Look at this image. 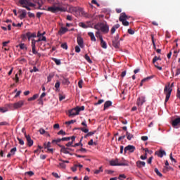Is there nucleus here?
<instances>
[{
    "label": "nucleus",
    "instance_id": "f257e3e1",
    "mask_svg": "<svg viewBox=\"0 0 180 180\" xmlns=\"http://www.w3.org/2000/svg\"><path fill=\"white\" fill-rule=\"evenodd\" d=\"M96 30H101L102 33H109V25L106 22H98L94 25Z\"/></svg>",
    "mask_w": 180,
    "mask_h": 180
},
{
    "label": "nucleus",
    "instance_id": "f03ea898",
    "mask_svg": "<svg viewBox=\"0 0 180 180\" xmlns=\"http://www.w3.org/2000/svg\"><path fill=\"white\" fill-rule=\"evenodd\" d=\"M19 4L22 5V8H25L27 11H32V8H32L36 6V4L29 1V0H19Z\"/></svg>",
    "mask_w": 180,
    "mask_h": 180
},
{
    "label": "nucleus",
    "instance_id": "7ed1b4c3",
    "mask_svg": "<svg viewBox=\"0 0 180 180\" xmlns=\"http://www.w3.org/2000/svg\"><path fill=\"white\" fill-rule=\"evenodd\" d=\"M110 165H111L112 167H129V163L126 162L119 163V160L115 159V160L110 161Z\"/></svg>",
    "mask_w": 180,
    "mask_h": 180
},
{
    "label": "nucleus",
    "instance_id": "20e7f679",
    "mask_svg": "<svg viewBox=\"0 0 180 180\" xmlns=\"http://www.w3.org/2000/svg\"><path fill=\"white\" fill-rule=\"evenodd\" d=\"M172 92V89L169 87V86H165L164 89V94H166V98L165 101V105L169 101V98H171V93Z\"/></svg>",
    "mask_w": 180,
    "mask_h": 180
},
{
    "label": "nucleus",
    "instance_id": "39448f33",
    "mask_svg": "<svg viewBox=\"0 0 180 180\" xmlns=\"http://www.w3.org/2000/svg\"><path fill=\"white\" fill-rule=\"evenodd\" d=\"M75 16L77 18L78 16H83L84 18H90L91 15L86 13L83 8H77Z\"/></svg>",
    "mask_w": 180,
    "mask_h": 180
},
{
    "label": "nucleus",
    "instance_id": "423d86ee",
    "mask_svg": "<svg viewBox=\"0 0 180 180\" xmlns=\"http://www.w3.org/2000/svg\"><path fill=\"white\" fill-rule=\"evenodd\" d=\"M120 40L123 39H122V38L119 39V34H117L112 40V46L115 49H119V47H120Z\"/></svg>",
    "mask_w": 180,
    "mask_h": 180
},
{
    "label": "nucleus",
    "instance_id": "0eeeda50",
    "mask_svg": "<svg viewBox=\"0 0 180 180\" xmlns=\"http://www.w3.org/2000/svg\"><path fill=\"white\" fill-rule=\"evenodd\" d=\"M48 12H51L52 13H57V12H64V9L61 7L50 6L47 8Z\"/></svg>",
    "mask_w": 180,
    "mask_h": 180
},
{
    "label": "nucleus",
    "instance_id": "6e6552de",
    "mask_svg": "<svg viewBox=\"0 0 180 180\" xmlns=\"http://www.w3.org/2000/svg\"><path fill=\"white\" fill-rule=\"evenodd\" d=\"M129 151V153H134L136 151V147L133 145H128L124 149V153L126 154Z\"/></svg>",
    "mask_w": 180,
    "mask_h": 180
},
{
    "label": "nucleus",
    "instance_id": "1a4fd4ad",
    "mask_svg": "<svg viewBox=\"0 0 180 180\" xmlns=\"http://www.w3.org/2000/svg\"><path fill=\"white\" fill-rule=\"evenodd\" d=\"M58 147H60L61 148L60 152L64 153V154H70V151H68V150H70V151L72 150V148H65V146H64L63 145H58Z\"/></svg>",
    "mask_w": 180,
    "mask_h": 180
},
{
    "label": "nucleus",
    "instance_id": "9d476101",
    "mask_svg": "<svg viewBox=\"0 0 180 180\" xmlns=\"http://www.w3.org/2000/svg\"><path fill=\"white\" fill-rule=\"evenodd\" d=\"M23 105H25V101H20L15 103L13 105V106L15 109H19V108H22V106H23Z\"/></svg>",
    "mask_w": 180,
    "mask_h": 180
},
{
    "label": "nucleus",
    "instance_id": "9b49d317",
    "mask_svg": "<svg viewBox=\"0 0 180 180\" xmlns=\"http://www.w3.org/2000/svg\"><path fill=\"white\" fill-rule=\"evenodd\" d=\"M25 137L27 140V146L29 147H32V146H33V140H32V138H30V136L25 133Z\"/></svg>",
    "mask_w": 180,
    "mask_h": 180
},
{
    "label": "nucleus",
    "instance_id": "f8f14e48",
    "mask_svg": "<svg viewBox=\"0 0 180 180\" xmlns=\"http://www.w3.org/2000/svg\"><path fill=\"white\" fill-rule=\"evenodd\" d=\"M146 102V98L144 96H141L138 98L136 104L138 106H143V104Z\"/></svg>",
    "mask_w": 180,
    "mask_h": 180
},
{
    "label": "nucleus",
    "instance_id": "ddd939ff",
    "mask_svg": "<svg viewBox=\"0 0 180 180\" xmlns=\"http://www.w3.org/2000/svg\"><path fill=\"white\" fill-rule=\"evenodd\" d=\"M77 115H79V110H78L77 108L69 111V116H77Z\"/></svg>",
    "mask_w": 180,
    "mask_h": 180
},
{
    "label": "nucleus",
    "instance_id": "4468645a",
    "mask_svg": "<svg viewBox=\"0 0 180 180\" xmlns=\"http://www.w3.org/2000/svg\"><path fill=\"white\" fill-rule=\"evenodd\" d=\"M77 41L78 46H79L81 49H84V39H82V37H77Z\"/></svg>",
    "mask_w": 180,
    "mask_h": 180
},
{
    "label": "nucleus",
    "instance_id": "2eb2a0df",
    "mask_svg": "<svg viewBox=\"0 0 180 180\" xmlns=\"http://www.w3.org/2000/svg\"><path fill=\"white\" fill-rule=\"evenodd\" d=\"M127 19H129V17L127 16V15H126V13H122L120 14V16L119 18L120 22H124V20H127Z\"/></svg>",
    "mask_w": 180,
    "mask_h": 180
},
{
    "label": "nucleus",
    "instance_id": "dca6fc26",
    "mask_svg": "<svg viewBox=\"0 0 180 180\" xmlns=\"http://www.w3.org/2000/svg\"><path fill=\"white\" fill-rule=\"evenodd\" d=\"M68 32V28L65 27H61L58 31L59 34H65Z\"/></svg>",
    "mask_w": 180,
    "mask_h": 180
},
{
    "label": "nucleus",
    "instance_id": "f3484780",
    "mask_svg": "<svg viewBox=\"0 0 180 180\" xmlns=\"http://www.w3.org/2000/svg\"><path fill=\"white\" fill-rule=\"evenodd\" d=\"M26 37H27L28 40H30V39L33 38V37H36V32H28L25 34Z\"/></svg>",
    "mask_w": 180,
    "mask_h": 180
},
{
    "label": "nucleus",
    "instance_id": "a211bd4d",
    "mask_svg": "<svg viewBox=\"0 0 180 180\" xmlns=\"http://www.w3.org/2000/svg\"><path fill=\"white\" fill-rule=\"evenodd\" d=\"M172 124L173 127H176V126H178V124H180V117L173 120L172 122Z\"/></svg>",
    "mask_w": 180,
    "mask_h": 180
},
{
    "label": "nucleus",
    "instance_id": "6ab92c4d",
    "mask_svg": "<svg viewBox=\"0 0 180 180\" xmlns=\"http://www.w3.org/2000/svg\"><path fill=\"white\" fill-rule=\"evenodd\" d=\"M32 51L33 54H35L37 56V57H39V58H40V57H41V53L37 52V51H36V46H32Z\"/></svg>",
    "mask_w": 180,
    "mask_h": 180
},
{
    "label": "nucleus",
    "instance_id": "aec40b11",
    "mask_svg": "<svg viewBox=\"0 0 180 180\" xmlns=\"http://www.w3.org/2000/svg\"><path fill=\"white\" fill-rule=\"evenodd\" d=\"M136 167H138V168H142V167H146V162H143L140 160L137 161Z\"/></svg>",
    "mask_w": 180,
    "mask_h": 180
},
{
    "label": "nucleus",
    "instance_id": "412c9836",
    "mask_svg": "<svg viewBox=\"0 0 180 180\" xmlns=\"http://www.w3.org/2000/svg\"><path fill=\"white\" fill-rule=\"evenodd\" d=\"M112 105V101H108L104 103V108L103 110H106L108 108H110V105Z\"/></svg>",
    "mask_w": 180,
    "mask_h": 180
},
{
    "label": "nucleus",
    "instance_id": "4be33fe9",
    "mask_svg": "<svg viewBox=\"0 0 180 180\" xmlns=\"http://www.w3.org/2000/svg\"><path fill=\"white\" fill-rule=\"evenodd\" d=\"M77 9H78V8L77 7H74V6H70L69 8V12L70 13H72L73 15H75L76 12H77Z\"/></svg>",
    "mask_w": 180,
    "mask_h": 180
},
{
    "label": "nucleus",
    "instance_id": "5701e85b",
    "mask_svg": "<svg viewBox=\"0 0 180 180\" xmlns=\"http://www.w3.org/2000/svg\"><path fill=\"white\" fill-rule=\"evenodd\" d=\"M20 12L21 14L20 15V19H25V18H26V15H27L26 10H21Z\"/></svg>",
    "mask_w": 180,
    "mask_h": 180
},
{
    "label": "nucleus",
    "instance_id": "b1692460",
    "mask_svg": "<svg viewBox=\"0 0 180 180\" xmlns=\"http://www.w3.org/2000/svg\"><path fill=\"white\" fill-rule=\"evenodd\" d=\"M157 155L159 156L160 158H162L164 155H167L165 150H160L159 152L157 153Z\"/></svg>",
    "mask_w": 180,
    "mask_h": 180
},
{
    "label": "nucleus",
    "instance_id": "393cba45",
    "mask_svg": "<svg viewBox=\"0 0 180 180\" xmlns=\"http://www.w3.org/2000/svg\"><path fill=\"white\" fill-rule=\"evenodd\" d=\"M101 46L103 49H108V44H106V41L103 40V39L101 38Z\"/></svg>",
    "mask_w": 180,
    "mask_h": 180
},
{
    "label": "nucleus",
    "instance_id": "a878e982",
    "mask_svg": "<svg viewBox=\"0 0 180 180\" xmlns=\"http://www.w3.org/2000/svg\"><path fill=\"white\" fill-rule=\"evenodd\" d=\"M88 36L91 38V41H96V38H95V34L94 32H89Z\"/></svg>",
    "mask_w": 180,
    "mask_h": 180
},
{
    "label": "nucleus",
    "instance_id": "bb28decb",
    "mask_svg": "<svg viewBox=\"0 0 180 180\" xmlns=\"http://www.w3.org/2000/svg\"><path fill=\"white\" fill-rule=\"evenodd\" d=\"M44 96H46V92H43L41 96L39 101V103L41 105H43V98H44Z\"/></svg>",
    "mask_w": 180,
    "mask_h": 180
},
{
    "label": "nucleus",
    "instance_id": "cd10ccee",
    "mask_svg": "<svg viewBox=\"0 0 180 180\" xmlns=\"http://www.w3.org/2000/svg\"><path fill=\"white\" fill-rule=\"evenodd\" d=\"M126 136H127V140H129V141L131 140V139H133L134 137V136L133 134H130L127 131L126 132Z\"/></svg>",
    "mask_w": 180,
    "mask_h": 180
},
{
    "label": "nucleus",
    "instance_id": "c85d7f7f",
    "mask_svg": "<svg viewBox=\"0 0 180 180\" xmlns=\"http://www.w3.org/2000/svg\"><path fill=\"white\" fill-rule=\"evenodd\" d=\"M53 61L56 64V65H61V60L56 58H52Z\"/></svg>",
    "mask_w": 180,
    "mask_h": 180
},
{
    "label": "nucleus",
    "instance_id": "c756f323",
    "mask_svg": "<svg viewBox=\"0 0 180 180\" xmlns=\"http://www.w3.org/2000/svg\"><path fill=\"white\" fill-rule=\"evenodd\" d=\"M37 98H39V94H34L32 97L28 98V102H30L32 101H36Z\"/></svg>",
    "mask_w": 180,
    "mask_h": 180
},
{
    "label": "nucleus",
    "instance_id": "7c9ffc66",
    "mask_svg": "<svg viewBox=\"0 0 180 180\" xmlns=\"http://www.w3.org/2000/svg\"><path fill=\"white\" fill-rule=\"evenodd\" d=\"M56 92H58L60 91V82L58 81L55 84Z\"/></svg>",
    "mask_w": 180,
    "mask_h": 180
},
{
    "label": "nucleus",
    "instance_id": "2f4dec72",
    "mask_svg": "<svg viewBox=\"0 0 180 180\" xmlns=\"http://www.w3.org/2000/svg\"><path fill=\"white\" fill-rule=\"evenodd\" d=\"M18 46L20 47V49L21 50H25V51L27 50V47L26 46V45H25V44H20L18 45Z\"/></svg>",
    "mask_w": 180,
    "mask_h": 180
},
{
    "label": "nucleus",
    "instance_id": "473e14b6",
    "mask_svg": "<svg viewBox=\"0 0 180 180\" xmlns=\"http://www.w3.org/2000/svg\"><path fill=\"white\" fill-rule=\"evenodd\" d=\"M77 129L81 130L82 131H83V133H88V131H89V129L84 127L77 128Z\"/></svg>",
    "mask_w": 180,
    "mask_h": 180
},
{
    "label": "nucleus",
    "instance_id": "72a5a7b5",
    "mask_svg": "<svg viewBox=\"0 0 180 180\" xmlns=\"http://www.w3.org/2000/svg\"><path fill=\"white\" fill-rule=\"evenodd\" d=\"M158 60H160V61H161V57L155 56L153 59V63L155 64V63H157V61H158Z\"/></svg>",
    "mask_w": 180,
    "mask_h": 180
},
{
    "label": "nucleus",
    "instance_id": "f704fd0d",
    "mask_svg": "<svg viewBox=\"0 0 180 180\" xmlns=\"http://www.w3.org/2000/svg\"><path fill=\"white\" fill-rule=\"evenodd\" d=\"M84 58L89 63V64H92V60H91V58L89 57V56H88V54H85Z\"/></svg>",
    "mask_w": 180,
    "mask_h": 180
},
{
    "label": "nucleus",
    "instance_id": "c9c22d12",
    "mask_svg": "<svg viewBox=\"0 0 180 180\" xmlns=\"http://www.w3.org/2000/svg\"><path fill=\"white\" fill-rule=\"evenodd\" d=\"M96 37H98L100 40H101V39H103L102 37V35L101 34V32L99 30L96 32Z\"/></svg>",
    "mask_w": 180,
    "mask_h": 180
},
{
    "label": "nucleus",
    "instance_id": "e433bc0d",
    "mask_svg": "<svg viewBox=\"0 0 180 180\" xmlns=\"http://www.w3.org/2000/svg\"><path fill=\"white\" fill-rule=\"evenodd\" d=\"M79 25L80 27H82L83 29H88V25H85L84 22L79 23Z\"/></svg>",
    "mask_w": 180,
    "mask_h": 180
},
{
    "label": "nucleus",
    "instance_id": "4c0bfd02",
    "mask_svg": "<svg viewBox=\"0 0 180 180\" xmlns=\"http://www.w3.org/2000/svg\"><path fill=\"white\" fill-rule=\"evenodd\" d=\"M100 172H103V169H102V167H100L99 169L95 170L94 174H98Z\"/></svg>",
    "mask_w": 180,
    "mask_h": 180
},
{
    "label": "nucleus",
    "instance_id": "58836bf2",
    "mask_svg": "<svg viewBox=\"0 0 180 180\" xmlns=\"http://www.w3.org/2000/svg\"><path fill=\"white\" fill-rule=\"evenodd\" d=\"M155 174L158 176H162V174H161V172H160V171L158 170V169L155 168Z\"/></svg>",
    "mask_w": 180,
    "mask_h": 180
},
{
    "label": "nucleus",
    "instance_id": "ea45409f",
    "mask_svg": "<svg viewBox=\"0 0 180 180\" xmlns=\"http://www.w3.org/2000/svg\"><path fill=\"white\" fill-rule=\"evenodd\" d=\"M58 136H65V134H67V133H65V131H64V130L61 129L60 131L58 132Z\"/></svg>",
    "mask_w": 180,
    "mask_h": 180
},
{
    "label": "nucleus",
    "instance_id": "a19ab883",
    "mask_svg": "<svg viewBox=\"0 0 180 180\" xmlns=\"http://www.w3.org/2000/svg\"><path fill=\"white\" fill-rule=\"evenodd\" d=\"M63 84H65V85H70V80H68V79H63Z\"/></svg>",
    "mask_w": 180,
    "mask_h": 180
},
{
    "label": "nucleus",
    "instance_id": "79ce46f5",
    "mask_svg": "<svg viewBox=\"0 0 180 180\" xmlns=\"http://www.w3.org/2000/svg\"><path fill=\"white\" fill-rule=\"evenodd\" d=\"M60 46L62 47V49H64L65 50L68 49V46L67 45V43L62 44Z\"/></svg>",
    "mask_w": 180,
    "mask_h": 180
},
{
    "label": "nucleus",
    "instance_id": "37998d69",
    "mask_svg": "<svg viewBox=\"0 0 180 180\" xmlns=\"http://www.w3.org/2000/svg\"><path fill=\"white\" fill-rule=\"evenodd\" d=\"M17 140L19 141V144L21 146H23L25 144V141H23V139L20 138H17Z\"/></svg>",
    "mask_w": 180,
    "mask_h": 180
},
{
    "label": "nucleus",
    "instance_id": "c03bdc74",
    "mask_svg": "<svg viewBox=\"0 0 180 180\" xmlns=\"http://www.w3.org/2000/svg\"><path fill=\"white\" fill-rule=\"evenodd\" d=\"M61 141V139H53L52 140V144H54V143H56L57 144V143H60Z\"/></svg>",
    "mask_w": 180,
    "mask_h": 180
},
{
    "label": "nucleus",
    "instance_id": "a18cd8bd",
    "mask_svg": "<svg viewBox=\"0 0 180 180\" xmlns=\"http://www.w3.org/2000/svg\"><path fill=\"white\" fill-rule=\"evenodd\" d=\"M5 112H8V109L5 108H0V113H5Z\"/></svg>",
    "mask_w": 180,
    "mask_h": 180
},
{
    "label": "nucleus",
    "instance_id": "49530a36",
    "mask_svg": "<svg viewBox=\"0 0 180 180\" xmlns=\"http://www.w3.org/2000/svg\"><path fill=\"white\" fill-rule=\"evenodd\" d=\"M15 153H16V148H13L11 150L10 153L11 155H15Z\"/></svg>",
    "mask_w": 180,
    "mask_h": 180
},
{
    "label": "nucleus",
    "instance_id": "de8ad7c7",
    "mask_svg": "<svg viewBox=\"0 0 180 180\" xmlns=\"http://www.w3.org/2000/svg\"><path fill=\"white\" fill-rule=\"evenodd\" d=\"M54 77V75L53 74H50L49 75L47 79H48V82H50V81H51V79Z\"/></svg>",
    "mask_w": 180,
    "mask_h": 180
},
{
    "label": "nucleus",
    "instance_id": "09e8293b",
    "mask_svg": "<svg viewBox=\"0 0 180 180\" xmlns=\"http://www.w3.org/2000/svg\"><path fill=\"white\" fill-rule=\"evenodd\" d=\"M169 169H172V167H165V169H163V172H167L168 171H169Z\"/></svg>",
    "mask_w": 180,
    "mask_h": 180
},
{
    "label": "nucleus",
    "instance_id": "8fccbe9b",
    "mask_svg": "<svg viewBox=\"0 0 180 180\" xmlns=\"http://www.w3.org/2000/svg\"><path fill=\"white\" fill-rule=\"evenodd\" d=\"M25 175H29V176H33V175H34V173L32 171H30V172H27L25 173Z\"/></svg>",
    "mask_w": 180,
    "mask_h": 180
},
{
    "label": "nucleus",
    "instance_id": "3c124183",
    "mask_svg": "<svg viewBox=\"0 0 180 180\" xmlns=\"http://www.w3.org/2000/svg\"><path fill=\"white\" fill-rule=\"evenodd\" d=\"M71 140V137H64L61 139L62 141H70Z\"/></svg>",
    "mask_w": 180,
    "mask_h": 180
},
{
    "label": "nucleus",
    "instance_id": "603ef678",
    "mask_svg": "<svg viewBox=\"0 0 180 180\" xmlns=\"http://www.w3.org/2000/svg\"><path fill=\"white\" fill-rule=\"evenodd\" d=\"M0 126H9V123L8 122H0Z\"/></svg>",
    "mask_w": 180,
    "mask_h": 180
},
{
    "label": "nucleus",
    "instance_id": "864d4df0",
    "mask_svg": "<svg viewBox=\"0 0 180 180\" xmlns=\"http://www.w3.org/2000/svg\"><path fill=\"white\" fill-rule=\"evenodd\" d=\"M76 108L77 109V110H79V112H81V110H85L84 106L76 107Z\"/></svg>",
    "mask_w": 180,
    "mask_h": 180
},
{
    "label": "nucleus",
    "instance_id": "5fc2aeb1",
    "mask_svg": "<svg viewBox=\"0 0 180 180\" xmlns=\"http://www.w3.org/2000/svg\"><path fill=\"white\" fill-rule=\"evenodd\" d=\"M75 52H76V53H80V52H81V49H80L79 46H76L75 47Z\"/></svg>",
    "mask_w": 180,
    "mask_h": 180
},
{
    "label": "nucleus",
    "instance_id": "6e6d98bb",
    "mask_svg": "<svg viewBox=\"0 0 180 180\" xmlns=\"http://www.w3.org/2000/svg\"><path fill=\"white\" fill-rule=\"evenodd\" d=\"M39 71V69L36 66L33 67V69L30 70V72H37Z\"/></svg>",
    "mask_w": 180,
    "mask_h": 180
},
{
    "label": "nucleus",
    "instance_id": "4d7b16f0",
    "mask_svg": "<svg viewBox=\"0 0 180 180\" xmlns=\"http://www.w3.org/2000/svg\"><path fill=\"white\" fill-rule=\"evenodd\" d=\"M122 23L123 25V26H129V21L127 20H124V21H122Z\"/></svg>",
    "mask_w": 180,
    "mask_h": 180
},
{
    "label": "nucleus",
    "instance_id": "13d9d810",
    "mask_svg": "<svg viewBox=\"0 0 180 180\" xmlns=\"http://www.w3.org/2000/svg\"><path fill=\"white\" fill-rule=\"evenodd\" d=\"M169 158H170L171 161H172L173 162H176V160H175V158H174V157H172V153H170Z\"/></svg>",
    "mask_w": 180,
    "mask_h": 180
},
{
    "label": "nucleus",
    "instance_id": "bf43d9fd",
    "mask_svg": "<svg viewBox=\"0 0 180 180\" xmlns=\"http://www.w3.org/2000/svg\"><path fill=\"white\" fill-rule=\"evenodd\" d=\"M77 122L76 120H72L70 121L66 122L65 124H72L73 123H75Z\"/></svg>",
    "mask_w": 180,
    "mask_h": 180
},
{
    "label": "nucleus",
    "instance_id": "052dcab7",
    "mask_svg": "<svg viewBox=\"0 0 180 180\" xmlns=\"http://www.w3.org/2000/svg\"><path fill=\"white\" fill-rule=\"evenodd\" d=\"M91 4L96 5V6L98 7L101 6V5L98 4V1H96V0H92Z\"/></svg>",
    "mask_w": 180,
    "mask_h": 180
},
{
    "label": "nucleus",
    "instance_id": "680f3d73",
    "mask_svg": "<svg viewBox=\"0 0 180 180\" xmlns=\"http://www.w3.org/2000/svg\"><path fill=\"white\" fill-rule=\"evenodd\" d=\"M36 43H37V41L35 39H32L31 44L32 47H36Z\"/></svg>",
    "mask_w": 180,
    "mask_h": 180
},
{
    "label": "nucleus",
    "instance_id": "e2e57ef3",
    "mask_svg": "<svg viewBox=\"0 0 180 180\" xmlns=\"http://www.w3.org/2000/svg\"><path fill=\"white\" fill-rule=\"evenodd\" d=\"M103 102H104L103 100L101 99V100H98V101L97 103H95L94 105L96 106L98 105H101V104L103 103Z\"/></svg>",
    "mask_w": 180,
    "mask_h": 180
},
{
    "label": "nucleus",
    "instance_id": "0e129e2a",
    "mask_svg": "<svg viewBox=\"0 0 180 180\" xmlns=\"http://www.w3.org/2000/svg\"><path fill=\"white\" fill-rule=\"evenodd\" d=\"M82 84H84V82L82 80H79L78 82L79 88H82Z\"/></svg>",
    "mask_w": 180,
    "mask_h": 180
},
{
    "label": "nucleus",
    "instance_id": "69168bd1",
    "mask_svg": "<svg viewBox=\"0 0 180 180\" xmlns=\"http://www.w3.org/2000/svg\"><path fill=\"white\" fill-rule=\"evenodd\" d=\"M59 167L60 168H65V163H64L63 162L62 163H59Z\"/></svg>",
    "mask_w": 180,
    "mask_h": 180
},
{
    "label": "nucleus",
    "instance_id": "338daca9",
    "mask_svg": "<svg viewBox=\"0 0 180 180\" xmlns=\"http://www.w3.org/2000/svg\"><path fill=\"white\" fill-rule=\"evenodd\" d=\"M128 33H129V34H134V30H133L131 29H129L128 30Z\"/></svg>",
    "mask_w": 180,
    "mask_h": 180
},
{
    "label": "nucleus",
    "instance_id": "774afa93",
    "mask_svg": "<svg viewBox=\"0 0 180 180\" xmlns=\"http://www.w3.org/2000/svg\"><path fill=\"white\" fill-rule=\"evenodd\" d=\"M28 16L29 18H34V13L28 12Z\"/></svg>",
    "mask_w": 180,
    "mask_h": 180
}]
</instances>
